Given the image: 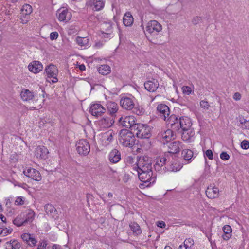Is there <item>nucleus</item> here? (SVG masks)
Here are the masks:
<instances>
[{"label": "nucleus", "instance_id": "nucleus-48", "mask_svg": "<svg viewBox=\"0 0 249 249\" xmlns=\"http://www.w3.org/2000/svg\"><path fill=\"white\" fill-rule=\"evenodd\" d=\"M241 146L244 149H248L249 148V142L247 140H243L241 143Z\"/></svg>", "mask_w": 249, "mask_h": 249}, {"label": "nucleus", "instance_id": "nucleus-54", "mask_svg": "<svg viewBox=\"0 0 249 249\" xmlns=\"http://www.w3.org/2000/svg\"><path fill=\"white\" fill-rule=\"evenodd\" d=\"M93 198V196L92 194H87L86 195V198H87V205L88 207L90 206L89 201L91 200H92Z\"/></svg>", "mask_w": 249, "mask_h": 249}, {"label": "nucleus", "instance_id": "nucleus-11", "mask_svg": "<svg viewBox=\"0 0 249 249\" xmlns=\"http://www.w3.org/2000/svg\"><path fill=\"white\" fill-rule=\"evenodd\" d=\"M23 173L26 176L36 181L41 180L42 178L40 172L35 169L29 168L26 171H24Z\"/></svg>", "mask_w": 249, "mask_h": 249}, {"label": "nucleus", "instance_id": "nucleus-56", "mask_svg": "<svg viewBox=\"0 0 249 249\" xmlns=\"http://www.w3.org/2000/svg\"><path fill=\"white\" fill-rule=\"evenodd\" d=\"M233 98L236 101H239L241 98V95L239 92H236L234 94Z\"/></svg>", "mask_w": 249, "mask_h": 249}, {"label": "nucleus", "instance_id": "nucleus-17", "mask_svg": "<svg viewBox=\"0 0 249 249\" xmlns=\"http://www.w3.org/2000/svg\"><path fill=\"white\" fill-rule=\"evenodd\" d=\"M219 190L217 187L209 186L206 191V195L207 197L211 199L215 198L218 197Z\"/></svg>", "mask_w": 249, "mask_h": 249}, {"label": "nucleus", "instance_id": "nucleus-49", "mask_svg": "<svg viewBox=\"0 0 249 249\" xmlns=\"http://www.w3.org/2000/svg\"><path fill=\"white\" fill-rule=\"evenodd\" d=\"M24 200L21 196L18 197L15 202V204L16 205H22L24 204Z\"/></svg>", "mask_w": 249, "mask_h": 249}, {"label": "nucleus", "instance_id": "nucleus-43", "mask_svg": "<svg viewBox=\"0 0 249 249\" xmlns=\"http://www.w3.org/2000/svg\"><path fill=\"white\" fill-rule=\"evenodd\" d=\"M182 90L183 94L186 95H190L191 94L193 90L189 86H183L182 88Z\"/></svg>", "mask_w": 249, "mask_h": 249}, {"label": "nucleus", "instance_id": "nucleus-41", "mask_svg": "<svg viewBox=\"0 0 249 249\" xmlns=\"http://www.w3.org/2000/svg\"><path fill=\"white\" fill-rule=\"evenodd\" d=\"M12 229H7V228H0V235L5 236L9 234H10L12 231Z\"/></svg>", "mask_w": 249, "mask_h": 249}, {"label": "nucleus", "instance_id": "nucleus-36", "mask_svg": "<svg viewBox=\"0 0 249 249\" xmlns=\"http://www.w3.org/2000/svg\"><path fill=\"white\" fill-rule=\"evenodd\" d=\"M100 142L104 146H107L109 145V136L107 132L102 134Z\"/></svg>", "mask_w": 249, "mask_h": 249}, {"label": "nucleus", "instance_id": "nucleus-8", "mask_svg": "<svg viewBox=\"0 0 249 249\" xmlns=\"http://www.w3.org/2000/svg\"><path fill=\"white\" fill-rule=\"evenodd\" d=\"M119 123L123 126L127 128H131V130H133V126L137 124L135 123V118L133 116H128L123 118H120L118 120Z\"/></svg>", "mask_w": 249, "mask_h": 249}, {"label": "nucleus", "instance_id": "nucleus-58", "mask_svg": "<svg viewBox=\"0 0 249 249\" xmlns=\"http://www.w3.org/2000/svg\"><path fill=\"white\" fill-rule=\"evenodd\" d=\"M157 226L160 228H165L166 224L163 221H158L157 223Z\"/></svg>", "mask_w": 249, "mask_h": 249}, {"label": "nucleus", "instance_id": "nucleus-51", "mask_svg": "<svg viewBox=\"0 0 249 249\" xmlns=\"http://www.w3.org/2000/svg\"><path fill=\"white\" fill-rule=\"evenodd\" d=\"M220 157L221 159L224 160H228L230 158L229 155L226 152H224L221 153Z\"/></svg>", "mask_w": 249, "mask_h": 249}, {"label": "nucleus", "instance_id": "nucleus-18", "mask_svg": "<svg viewBox=\"0 0 249 249\" xmlns=\"http://www.w3.org/2000/svg\"><path fill=\"white\" fill-rule=\"evenodd\" d=\"M168 155L169 154H166L165 156L160 157L157 159L154 165L155 168L156 170L160 171L161 168L166 164L167 160H169Z\"/></svg>", "mask_w": 249, "mask_h": 249}, {"label": "nucleus", "instance_id": "nucleus-33", "mask_svg": "<svg viewBox=\"0 0 249 249\" xmlns=\"http://www.w3.org/2000/svg\"><path fill=\"white\" fill-rule=\"evenodd\" d=\"M181 154L184 160L186 161L191 160L193 156V152L189 149L183 150Z\"/></svg>", "mask_w": 249, "mask_h": 249}, {"label": "nucleus", "instance_id": "nucleus-1", "mask_svg": "<svg viewBox=\"0 0 249 249\" xmlns=\"http://www.w3.org/2000/svg\"><path fill=\"white\" fill-rule=\"evenodd\" d=\"M178 127L179 133H182V138L184 140H187L192 135V131L191 130L192 123L190 118L188 117L180 118L178 122Z\"/></svg>", "mask_w": 249, "mask_h": 249}, {"label": "nucleus", "instance_id": "nucleus-37", "mask_svg": "<svg viewBox=\"0 0 249 249\" xmlns=\"http://www.w3.org/2000/svg\"><path fill=\"white\" fill-rule=\"evenodd\" d=\"M98 71L99 73L102 75H107L109 73V66L107 65H102L98 68Z\"/></svg>", "mask_w": 249, "mask_h": 249}, {"label": "nucleus", "instance_id": "nucleus-29", "mask_svg": "<svg viewBox=\"0 0 249 249\" xmlns=\"http://www.w3.org/2000/svg\"><path fill=\"white\" fill-rule=\"evenodd\" d=\"M134 21V18L130 12L126 13L123 17V24L125 26H131Z\"/></svg>", "mask_w": 249, "mask_h": 249}, {"label": "nucleus", "instance_id": "nucleus-57", "mask_svg": "<svg viewBox=\"0 0 249 249\" xmlns=\"http://www.w3.org/2000/svg\"><path fill=\"white\" fill-rule=\"evenodd\" d=\"M37 242L36 240L35 239V237H33V236L31 235L30 238V243H31L30 246H35L36 243Z\"/></svg>", "mask_w": 249, "mask_h": 249}, {"label": "nucleus", "instance_id": "nucleus-31", "mask_svg": "<svg viewBox=\"0 0 249 249\" xmlns=\"http://www.w3.org/2000/svg\"><path fill=\"white\" fill-rule=\"evenodd\" d=\"M161 137L163 141L168 142L174 138V135L171 130L168 129L161 134Z\"/></svg>", "mask_w": 249, "mask_h": 249}, {"label": "nucleus", "instance_id": "nucleus-10", "mask_svg": "<svg viewBox=\"0 0 249 249\" xmlns=\"http://www.w3.org/2000/svg\"><path fill=\"white\" fill-rule=\"evenodd\" d=\"M87 8L94 11H99L104 6L102 0H88L86 4Z\"/></svg>", "mask_w": 249, "mask_h": 249}, {"label": "nucleus", "instance_id": "nucleus-62", "mask_svg": "<svg viewBox=\"0 0 249 249\" xmlns=\"http://www.w3.org/2000/svg\"><path fill=\"white\" fill-rule=\"evenodd\" d=\"M53 249H61V248L60 246L54 244L53 246Z\"/></svg>", "mask_w": 249, "mask_h": 249}, {"label": "nucleus", "instance_id": "nucleus-35", "mask_svg": "<svg viewBox=\"0 0 249 249\" xmlns=\"http://www.w3.org/2000/svg\"><path fill=\"white\" fill-rule=\"evenodd\" d=\"M32 6L29 4H25L22 6L21 14L29 16L32 12Z\"/></svg>", "mask_w": 249, "mask_h": 249}, {"label": "nucleus", "instance_id": "nucleus-42", "mask_svg": "<svg viewBox=\"0 0 249 249\" xmlns=\"http://www.w3.org/2000/svg\"><path fill=\"white\" fill-rule=\"evenodd\" d=\"M240 122L241 124V127L243 129H249V122L245 120L244 118L240 119Z\"/></svg>", "mask_w": 249, "mask_h": 249}, {"label": "nucleus", "instance_id": "nucleus-14", "mask_svg": "<svg viewBox=\"0 0 249 249\" xmlns=\"http://www.w3.org/2000/svg\"><path fill=\"white\" fill-rule=\"evenodd\" d=\"M120 103L124 108L128 110L132 109L135 106L133 99L128 97H122Z\"/></svg>", "mask_w": 249, "mask_h": 249}, {"label": "nucleus", "instance_id": "nucleus-6", "mask_svg": "<svg viewBox=\"0 0 249 249\" xmlns=\"http://www.w3.org/2000/svg\"><path fill=\"white\" fill-rule=\"evenodd\" d=\"M76 150L81 155H87L90 152V145L89 142L85 139H81L76 144Z\"/></svg>", "mask_w": 249, "mask_h": 249}, {"label": "nucleus", "instance_id": "nucleus-20", "mask_svg": "<svg viewBox=\"0 0 249 249\" xmlns=\"http://www.w3.org/2000/svg\"><path fill=\"white\" fill-rule=\"evenodd\" d=\"M20 95L23 101L27 102L33 100L35 97V95L33 92L25 89H23L21 90Z\"/></svg>", "mask_w": 249, "mask_h": 249}, {"label": "nucleus", "instance_id": "nucleus-60", "mask_svg": "<svg viewBox=\"0 0 249 249\" xmlns=\"http://www.w3.org/2000/svg\"><path fill=\"white\" fill-rule=\"evenodd\" d=\"M0 221H2L4 223H6V217L4 215H3L2 214H0Z\"/></svg>", "mask_w": 249, "mask_h": 249}, {"label": "nucleus", "instance_id": "nucleus-47", "mask_svg": "<svg viewBox=\"0 0 249 249\" xmlns=\"http://www.w3.org/2000/svg\"><path fill=\"white\" fill-rule=\"evenodd\" d=\"M185 244H187V247L189 248V247L192 249V247L194 245V242L193 239L188 238L186 239L184 242Z\"/></svg>", "mask_w": 249, "mask_h": 249}, {"label": "nucleus", "instance_id": "nucleus-40", "mask_svg": "<svg viewBox=\"0 0 249 249\" xmlns=\"http://www.w3.org/2000/svg\"><path fill=\"white\" fill-rule=\"evenodd\" d=\"M119 106L115 102H110V114H114L118 111Z\"/></svg>", "mask_w": 249, "mask_h": 249}, {"label": "nucleus", "instance_id": "nucleus-16", "mask_svg": "<svg viewBox=\"0 0 249 249\" xmlns=\"http://www.w3.org/2000/svg\"><path fill=\"white\" fill-rule=\"evenodd\" d=\"M29 70L34 73H37L42 70L43 65L38 61H34L28 65Z\"/></svg>", "mask_w": 249, "mask_h": 249}, {"label": "nucleus", "instance_id": "nucleus-22", "mask_svg": "<svg viewBox=\"0 0 249 249\" xmlns=\"http://www.w3.org/2000/svg\"><path fill=\"white\" fill-rule=\"evenodd\" d=\"M45 210L48 215L54 219L58 217V213L56 209L51 204H46L45 206Z\"/></svg>", "mask_w": 249, "mask_h": 249}, {"label": "nucleus", "instance_id": "nucleus-2", "mask_svg": "<svg viewBox=\"0 0 249 249\" xmlns=\"http://www.w3.org/2000/svg\"><path fill=\"white\" fill-rule=\"evenodd\" d=\"M119 141L124 146L131 147L135 143V138L132 132L127 129H123L120 131Z\"/></svg>", "mask_w": 249, "mask_h": 249}, {"label": "nucleus", "instance_id": "nucleus-23", "mask_svg": "<svg viewBox=\"0 0 249 249\" xmlns=\"http://www.w3.org/2000/svg\"><path fill=\"white\" fill-rule=\"evenodd\" d=\"M22 214L24 217V219L26 224H27L30 223L33 221L35 217V213L31 209H27Z\"/></svg>", "mask_w": 249, "mask_h": 249}, {"label": "nucleus", "instance_id": "nucleus-12", "mask_svg": "<svg viewBox=\"0 0 249 249\" xmlns=\"http://www.w3.org/2000/svg\"><path fill=\"white\" fill-rule=\"evenodd\" d=\"M157 110L159 115L165 121L170 114V109L165 104H160L157 107Z\"/></svg>", "mask_w": 249, "mask_h": 249}, {"label": "nucleus", "instance_id": "nucleus-3", "mask_svg": "<svg viewBox=\"0 0 249 249\" xmlns=\"http://www.w3.org/2000/svg\"><path fill=\"white\" fill-rule=\"evenodd\" d=\"M134 168H136L137 171L152 170L151 159L147 156L140 157L137 160V165Z\"/></svg>", "mask_w": 249, "mask_h": 249}, {"label": "nucleus", "instance_id": "nucleus-7", "mask_svg": "<svg viewBox=\"0 0 249 249\" xmlns=\"http://www.w3.org/2000/svg\"><path fill=\"white\" fill-rule=\"evenodd\" d=\"M145 29L148 34L155 35L162 30V26L157 20H152L147 23Z\"/></svg>", "mask_w": 249, "mask_h": 249}, {"label": "nucleus", "instance_id": "nucleus-15", "mask_svg": "<svg viewBox=\"0 0 249 249\" xmlns=\"http://www.w3.org/2000/svg\"><path fill=\"white\" fill-rule=\"evenodd\" d=\"M58 18L60 21L67 22L71 18V14L67 9L64 8L59 9L57 11Z\"/></svg>", "mask_w": 249, "mask_h": 249}, {"label": "nucleus", "instance_id": "nucleus-55", "mask_svg": "<svg viewBox=\"0 0 249 249\" xmlns=\"http://www.w3.org/2000/svg\"><path fill=\"white\" fill-rule=\"evenodd\" d=\"M205 155L210 160H212L213 159V152L211 150H207L205 152Z\"/></svg>", "mask_w": 249, "mask_h": 249}, {"label": "nucleus", "instance_id": "nucleus-38", "mask_svg": "<svg viewBox=\"0 0 249 249\" xmlns=\"http://www.w3.org/2000/svg\"><path fill=\"white\" fill-rule=\"evenodd\" d=\"M13 223L14 225L17 226L18 227H20L22 225L26 224L24 219L21 217V215L20 216H18L15 219H14L13 220Z\"/></svg>", "mask_w": 249, "mask_h": 249}, {"label": "nucleus", "instance_id": "nucleus-5", "mask_svg": "<svg viewBox=\"0 0 249 249\" xmlns=\"http://www.w3.org/2000/svg\"><path fill=\"white\" fill-rule=\"evenodd\" d=\"M137 172L139 178L141 181L145 183H148L147 186L155 181V178L153 177L152 170L149 171H137Z\"/></svg>", "mask_w": 249, "mask_h": 249}, {"label": "nucleus", "instance_id": "nucleus-25", "mask_svg": "<svg viewBox=\"0 0 249 249\" xmlns=\"http://www.w3.org/2000/svg\"><path fill=\"white\" fill-rule=\"evenodd\" d=\"M47 153V149L44 146H38L36 149L35 155L37 158L45 159Z\"/></svg>", "mask_w": 249, "mask_h": 249}, {"label": "nucleus", "instance_id": "nucleus-26", "mask_svg": "<svg viewBox=\"0 0 249 249\" xmlns=\"http://www.w3.org/2000/svg\"><path fill=\"white\" fill-rule=\"evenodd\" d=\"M121 159V154L118 150L114 149L110 153V162L117 163Z\"/></svg>", "mask_w": 249, "mask_h": 249}, {"label": "nucleus", "instance_id": "nucleus-27", "mask_svg": "<svg viewBox=\"0 0 249 249\" xmlns=\"http://www.w3.org/2000/svg\"><path fill=\"white\" fill-rule=\"evenodd\" d=\"M77 44L81 47L86 48L89 46V40L88 37H82L79 36L76 38Z\"/></svg>", "mask_w": 249, "mask_h": 249}, {"label": "nucleus", "instance_id": "nucleus-34", "mask_svg": "<svg viewBox=\"0 0 249 249\" xmlns=\"http://www.w3.org/2000/svg\"><path fill=\"white\" fill-rule=\"evenodd\" d=\"M130 227L133 231V233L135 235H138L142 233V230L140 227L137 223L135 222L131 223L130 224Z\"/></svg>", "mask_w": 249, "mask_h": 249}, {"label": "nucleus", "instance_id": "nucleus-64", "mask_svg": "<svg viewBox=\"0 0 249 249\" xmlns=\"http://www.w3.org/2000/svg\"><path fill=\"white\" fill-rule=\"evenodd\" d=\"M178 249H186L184 247L179 246Z\"/></svg>", "mask_w": 249, "mask_h": 249}, {"label": "nucleus", "instance_id": "nucleus-13", "mask_svg": "<svg viewBox=\"0 0 249 249\" xmlns=\"http://www.w3.org/2000/svg\"><path fill=\"white\" fill-rule=\"evenodd\" d=\"M89 111L92 115L100 116L105 113L106 109L101 104H94L91 105Z\"/></svg>", "mask_w": 249, "mask_h": 249}, {"label": "nucleus", "instance_id": "nucleus-32", "mask_svg": "<svg viewBox=\"0 0 249 249\" xmlns=\"http://www.w3.org/2000/svg\"><path fill=\"white\" fill-rule=\"evenodd\" d=\"M179 143L178 142H174L171 143L169 148L170 149V151L169 152V155L170 153H177L179 151Z\"/></svg>", "mask_w": 249, "mask_h": 249}, {"label": "nucleus", "instance_id": "nucleus-39", "mask_svg": "<svg viewBox=\"0 0 249 249\" xmlns=\"http://www.w3.org/2000/svg\"><path fill=\"white\" fill-rule=\"evenodd\" d=\"M133 109V112L138 115H142L145 112V109L144 108L140 106H137L135 107H134Z\"/></svg>", "mask_w": 249, "mask_h": 249}, {"label": "nucleus", "instance_id": "nucleus-21", "mask_svg": "<svg viewBox=\"0 0 249 249\" xmlns=\"http://www.w3.org/2000/svg\"><path fill=\"white\" fill-rule=\"evenodd\" d=\"M159 87V83L157 80L152 79L144 83L145 89L149 91H155Z\"/></svg>", "mask_w": 249, "mask_h": 249}, {"label": "nucleus", "instance_id": "nucleus-19", "mask_svg": "<svg viewBox=\"0 0 249 249\" xmlns=\"http://www.w3.org/2000/svg\"><path fill=\"white\" fill-rule=\"evenodd\" d=\"M180 118H178L175 115H172L167 120V122L169 125H171V128L176 131L178 130V122Z\"/></svg>", "mask_w": 249, "mask_h": 249}, {"label": "nucleus", "instance_id": "nucleus-59", "mask_svg": "<svg viewBox=\"0 0 249 249\" xmlns=\"http://www.w3.org/2000/svg\"><path fill=\"white\" fill-rule=\"evenodd\" d=\"M103 45L102 42H98L95 43V47L97 48H99Z\"/></svg>", "mask_w": 249, "mask_h": 249}, {"label": "nucleus", "instance_id": "nucleus-50", "mask_svg": "<svg viewBox=\"0 0 249 249\" xmlns=\"http://www.w3.org/2000/svg\"><path fill=\"white\" fill-rule=\"evenodd\" d=\"M58 37V33L57 32H53L50 34V38L52 40L56 39Z\"/></svg>", "mask_w": 249, "mask_h": 249}, {"label": "nucleus", "instance_id": "nucleus-24", "mask_svg": "<svg viewBox=\"0 0 249 249\" xmlns=\"http://www.w3.org/2000/svg\"><path fill=\"white\" fill-rule=\"evenodd\" d=\"M167 170L171 172H177L179 171L182 167V165L175 161L170 163L165 167Z\"/></svg>", "mask_w": 249, "mask_h": 249}, {"label": "nucleus", "instance_id": "nucleus-63", "mask_svg": "<svg viewBox=\"0 0 249 249\" xmlns=\"http://www.w3.org/2000/svg\"><path fill=\"white\" fill-rule=\"evenodd\" d=\"M180 246L183 247H184L186 249H191L189 247V248L187 247V244H185L184 242L183 243V245H181Z\"/></svg>", "mask_w": 249, "mask_h": 249}, {"label": "nucleus", "instance_id": "nucleus-52", "mask_svg": "<svg viewBox=\"0 0 249 249\" xmlns=\"http://www.w3.org/2000/svg\"><path fill=\"white\" fill-rule=\"evenodd\" d=\"M47 243L46 241H42L40 242L38 245L37 249H44L47 246Z\"/></svg>", "mask_w": 249, "mask_h": 249}, {"label": "nucleus", "instance_id": "nucleus-30", "mask_svg": "<svg viewBox=\"0 0 249 249\" xmlns=\"http://www.w3.org/2000/svg\"><path fill=\"white\" fill-rule=\"evenodd\" d=\"M5 246L6 249H19L21 244L16 240H11L6 243Z\"/></svg>", "mask_w": 249, "mask_h": 249}, {"label": "nucleus", "instance_id": "nucleus-61", "mask_svg": "<svg viewBox=\"0 0 249 249\" xmlns=\"http://www.w3.org/2000/svg\"><path fill=\"white\" fill-rule=\"evenodd\" d=\"M78 68L82 71L85 70L86 69L85 66L84 64L79 65Z\"/></svg>", "mask_w": 249, "mask_h": 249}, {"label": "nucleus", "instance_id": "nucleus-46", "mask_svg": "<svg viewBox=\"0 0 249 249\" xmlns=\"http://www.w3.org/2000/svg\"><path fill=\"white\" fill-rule=\"evenodd\" d=\"M29 16L21 14L20 19L22 24H26L29 21Z\"/></svg>", "mask_w": 249, "mask_h": 249}, {"label": "nucleus", "instance_id": "nucleus-53", "mask_svg": "<svg viewBox=\"0 0 249 249\" xmlns=\"http://www.w3.org/2000/svg\"><path fill=\"white\" fill-rule=\"evenodd\" d=\"M201 18L199 17H194L192 20V22L193 24L196 25L199 23L201 21Z\"/></svg>", "mask_w": 249, "mask_h": 249}, {"label": "nucleus", "instance_id": "nucleus-28", "mask_svg": "<svg viewBox=\"0 0 249 249\" xmlns=\"http://www.w3.org/2000/svg\"><path fill=\"white\" fill-rule=\"evenodd\" d=\"M223 231L224 234L222 235V237L224 240H228L231 236L232 229L229 225H225L223 227Z\"/></svg>", "mask_w": 249, "mask_h": 249}, {"label": "nucleus", "instance_id": "nucleus-9", "mask_svg": "<svg viewBox=\"0 0 249 249\" xmlns=\"http://www.w3.org/2000/svg\"><path fill=\"white\" fill-rule=\"evenodd\" d=\"M45 70L48 77L53 78V79L52 80L53 83H56L58 81L57 76L58 73V70L55 65L50 64L46 67Z\"/></svg>", "mask_w": 249, "mask_h": 249}, {"label": "nucleus", "instance_id": "nucleus-45", "mask_svg": "<svg viewBox=\"0 0 249 249\" xmlns=\"http://www.w3.org/2000/svg\"><path fill=\"white\" fill-rule=\"evenodd\" d=\"M200 106L202 108L206 110L209 108L210 106L207 101L202 100L200 102Z\"/></svg>", "mask_w": 249, "mask_h": 249}, {"label": "nucleus", "instance_id": "nucleus-44", "mask_svg": "<svg viewBox=\"0 0 249 249\" xmlns=\"http://www.w3.org/2000/svg\"><path fill=\"white\" fill-rule=\"evenodd\" d=\"M31 236V234L25 233L21 235V237L23 241H26L29 245H31V243H30V238Z\"/></svg>", "mask_w": 249, "mask_h": 249}, {"label": "nucleus", "instance_id": "nucleus-4", "mask_svg": "<svg viewBox=\"0 0 249 249\" xmlns=\"http://www.w3.org/2000/svg\"><path fill=\"white\" fill-rule=\"evenodd\" d=\"M134 133L140 138H148L150 136V128L141 124H137L133 126Z\"/></svg>", "mask_w": 249, "mask_h": 249}]
</instances>
